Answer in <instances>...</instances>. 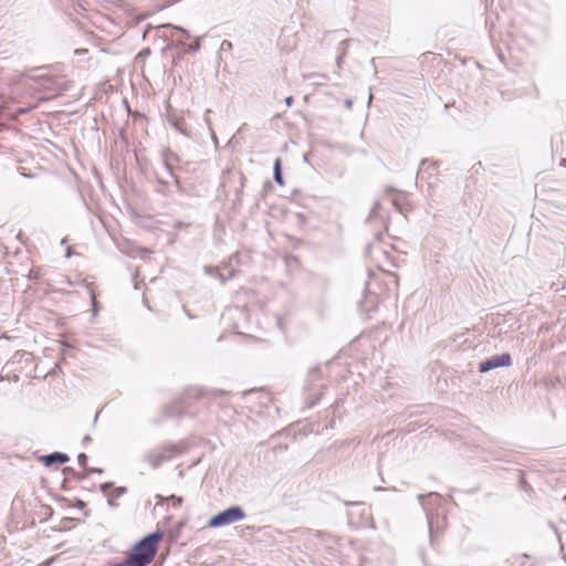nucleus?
Wrapping results in <instances>:
<instances>
[{
    "label": "nucleus",
    "mask_w": 566,
    "mask_h": 566,
    "mask_svg": "<svg viewBox=\"0 0 566 566\" xmlns=\"http://www.w3.org/2000/svg\"><path fill=\"white\" fill-rule=\"evenodd\" d=\"M163 537L164 532L159 530L144 536L132 547L128 556L137 566H148L154 560Z\"/></svg>",
    "instance_id": "f257e3e1"
},
{
    "label": "nucleus",
    "mask_w": 566,
    "mask_h": 566,
    "mask_svg": "<svg viewBox=\"0 0 566 566\" xmlns=\"http://www.w3.org/2000/svg\"><path fill=\"white\" fill-rule=\"evenodd\" d=\"M245 517V512L239 505H232L216 515H213L207 523L208 527L218 528L221 526H226L239 521H242Z\"/></svg>",
    "instance_id": "f03ea898"
},
{
    "label": "nucleus",
    "mask_w": 566,
    "mask_h": 566,
    "mask_svg": "<svg viewBox=\"0 0 566 566\" xmlns=\"http://www.w3.org/2000/svg\"><path fill=\"white\" fill-rule=\"evenodd\" d=\"M161 158H163V163H164V166H165L168 175L174 179L176 191L178 193L182 195L185 192V189L181 186L178 176L174 174V168H172V163H178L180 160L179 156L176 153H174L171 149L167 148V149L163 150Z\"/></svg>",
    "instance_id": "7ed1b4c3"
},
{
    "label": "nucleus",
    "mask_w": 566,
    "mask_h": 566,
    "mask_svg": "<svg viewBox=\"0 0 566 566\" xmlns=\"http://www.w3.org/2000/svg\"><path fill=\"white\" fill-rule=\"evenodd\" d=\"M512 365V357L509 353L494 355L479 364V371L484 374L499 367H510Z\"/></svg>",
    "instance_id": "20e7f679"
},
{
    "label": "nucleus",
    "mask_w": 566,
    "mask_h": 566,
    "mask_svg": "<svg viewBox=\"0 0 566 566\" xmlns=\"http://www.w3.org/2000/svg\"><path fill=\"white\" fill-rule=\"evenodd\" d=\"M31 81L39 84L42 88L50 92H62L65 90L63 84L60 83L59 78L50 74L30 75L28 76Z\"/></svg>",
    "instance_id": "39448f33"
},
{
    "label": "nucleus",
    "mask_w": 566,
    "mask_h": 566,
    "mask_svg": "<svg viewBox=\"0 0 566 566\" xmlns=\"http://www.w3.org/2000/svg\"><path fill=\"white\" fill-rule=\"evenodd\" d=\"M69 460H70V457L66 453L59 452V451H55V452L42 455L40 458V461L45 467H51V465H53L55 463L63 464V463L69 462Z\"/></svg>",
    "instance_id": "423d86ee"
},
{
    "label": "nucleus",
    "mask_w": 566,
    "mask_h": 566,
    "mask_svg": "<svg viewBox=\"0 0 566 566\" xmlns=\"http://www.w3.org/2000/svg\"><path fill=\"white\" fill-rule=\"evenodd\" d=\"M160 455L165 457V462L174 459L182 452V448L178 444H167L159 450Z\"/></svg>",
    "instance_id": "0eeeda50"
},
{
    "label": "nucleus",
    "mask_w": 566,
    "mask_h": 566,
    "mask_svg": "<svg viewBox=\"0 0 566 566\" xmlns=\"http://www.w3.org/2000/svg\"><path fill=\"white\" fill-rule=\"evenodd\" d=\"M143 458L151 465L153 469H157L163 462H165V457L160 455L158 450L147 452Z\"/></svg>",
    "instance_id": "6e6552de"
},
{
    "label": "nucleus",
    "mask_w": 566,
    "mask_h": 566,
    "mask_svg": "<svg viewBox=\"0 0 566 566\" xmlns=\"http://www.w3.org/2000/svg\"><path fill=\"white\" fill-rule=\"evenodd\" d=\"M223 271H227V274L222 273L219 269H214L211 272V274L221 281V283L227 282L229 279L234 276V271L229 269L228 265L223 268Z\"/></svg>",
    "instance_id": "1a4fd4ad"
},
{
    "label": "nucleus",
    "mask_w": 566,
    "mask_h": 566,
    "mask_svg": "<svg viewBox=\"0 0 566 566\" xmlns=\"http://www.w3.org/2000/svg\"><path fill=\"white\" fill-rule=\"evenodd\" d=\"M273 179L274 181L280 185L284 186V179L282 175V163L281 158H276L273 166Z\"/></svg>",
    "instance_id": "9d476101"
},
{
    "label": "nucleus",
    "mask_w": 566,
    "mask_h": 566,
    "mask_svg": "<svg viewBox=\"0 0 566 566\" xmlns=\"http://www.w3.org/2000/svg\"><path fill=\"white\" fill-rule=\"evenodd\" d=\"M349 43H350V40H343L338 45V49H337L338 55L336 57V64H337L338 70L340 69V63L347 53Z\"/></svg>",
    "instance_id": "9b49d317"
},
{
    "label": "nucleus",
    "mask_w": 566,
    "mask_h": 566,
    "mask_svg": "<svg viewBox=\"0 0 566 566\" xmlns=\"http://www.w3.org/2000/svg\"><path fill=\"white\" fill-rule=\"evenodd\" d=\"M168 122L177 132H179L180 134L187 135L186 124L182 118L169 117Z\"/></svg>",
    "instance_id": "f8f14e48"
},
{
    "label": "nucleus",
    "mask_w": 566,
    "mask_h": 566,
    "mask_svg": "<svg viewBox=\"0 0 566 566\" xmlns=\"http://www.w3.org/2000/svg\"><path fill=\"white\" fill-rule=\"evenodd\" d=\"M158 31H160L161 29H171L172 31L175 32H179V33H182L185 35L186 39H189L190 38V34L189 32L181 28V27H176V25H172L170 23H167V24H163V25H159L158 28Z\"/></svg>",
    "instance_id": "ddd939ff"
},
{
    "label": "nucleus",
    "mask_w": 566,
    "mask_h": 566,
    "mask_svg": "<svg viewBox=\"0 0 566 566\" xmlns=\"http://www.w3.org/2000/svg\"><path fill=\"white\" fill-rule=\"evenodd\" d=\"M126 492H127L126 486H117L113 490L111 495L113 499H118V497L123 496Z\"/></svg>",
    "instance_id": "4468645a"
},
{
    "label": "nucleus",
    "mask_w": 566,
    "mask_h": 566,
    "mask_svg": "<svg viewBox=\"0 0 566 566\" xmlns=\"http://www.w3.org/2000/svg\"><path fill=\"white\" fill-rule=\"evenodd\" d=\"M379 208H380L379 201H375L367 219L373 220V219L377 218Z\"/></svg>",
    "instance_id": "2eb2a0df"
},
{
    "label": "nucleus",
    "mask_w": 566,
    "mask_h": 566,
    "mask_svg": "<svg viewBox=\"0 0 566 566\" xmlns=\"http://www.w3.org/2000/svg\"><path fill=\"white\" fill-rule=\"evenodd\" d=\"M245 181H247V178H245L244 174L240 171V172H239L240 189H238V190H237V197H238V199L240 198V196H241V193H242V189H243V187H244V185H245Z\"/></svg>",
    "instance_id": "dca6fc26"
},
{
    "label": "nucleus",
    "mask_w": 566,
    "mask_h": 566,
    "mask_svg": "<svg viewBox=\"0 0 566 566\" xmlns=\"http://www.w3.org/2000/svg\"><path fill=\"white\" fill-rule=\"evenodd\" d=\"M114 566H137L133 559L127 555L122 562L116 563Z\"/></svg>",
    "instance_id": "f3484780"
},
{
    "label": "nucleus",
    "mask_w": 566,
    "mask_h": 566,
    "mask_svg": "<svg viewBox=\"0 0 566 566\" xmlns=\"http://www.w3.org/2000/svg\"><path fill=\"white\" fill-rule=\"evenodd\" d=\"M187 395L190 397H200L203 395V391L200 388H189Z\"/></svg>",
    "instance_id": "a211bd4d"
},
{
    "label": "nucleus",
    "mask_w": 566,
    "mask_h": 566,
    "mask_svg": "<svg viewBox=\"0 0 566 566\" xmlns=\"http://www.w3.org/2000/svg\"><path fill=\"white\" fill-rule=\"evenodd\" d=\"M77 462L82 468L86 469L87 455L85 453H80L77 455Z\"/></svg>",
    "instance_id": "6ab92c4d"
},
{
    "label": "nucleus",
    "mask_w": 566,
    "mask_h": 566,
    "mask_svg": "<svg viewBox=\"0 0 566 566\" xmlns=\"http://www.w3.org/2000/svg\"><path fill=\"white\" fill-rule=\"evenodd\" d=\"M432 495L438 496V494H437V493H429V494H427V495H424V494H419V495H418V501H419L420 505H421L423 509L426 507L424 500H426L427 497L432 496Z\"/></svg>",
    "instance_id": "aec40b11"
},
{
    "label": "nucleus",
    "mask_w": 566,
    "mask_h": 566,
    "mask_svg": "<svg viewBox=\"0 0 566 566\" xmlns=\"http://www.w3.org/2000/svg\"><path fill=\"white\" fill-rule=\"evenodd\" d=\"M200 49L199 41H196L195 43L190 44L187 49V52L189 53H196Z\"/></svg>",
    "instance_id": "412c9836"
},
{
    "label": "nucleus",
    "mask_w": 566,
    "mask_h": 566,
    "mask_svg": "<svg viewBox=\"0 0 566 566\" xmlns=\"http://www.w3.org/2000/svg\"><path fill=\"white\" fill-rule=\"evenodd\" d=\"M210 395L213 397V398H217L219 396H224V395H228V392L223 391V390H219V389H212L210 390Z\"/></svg>",
    "instance_id": "4be33fe9"
},
{
    "label": "nucleus",
    "mask_w": 566,
    "mask_h": 566,
    "mask_svg": "<svg viewBox=\"0 0 566 566\" xmlns=\"http://www.w3.org/2000/svg\"><path fill=\"white\" fill-rule=\"evenodd\" d=\"M112 486H113L112 482H105V483L101 484L99 489L103 493H106Z\"/></svg>",
    "instance_id": "5701e85b"
},
{
    "label": "nucleus",
    "mask_w": 566,
    "mask_h": 566,
    "mask_svg": "<svg viewBox=\"0 0 566 566\" xmlns=\"http://www.w3.org/2000/svg\"><path fill=\"white\" fill-rule=\"evenodd\" d=\"M158 182L161 186L159 191L163 193H166L168 191V184L164 180H159Z\"/></svg>",
    "instance_id": "b1692460"
},
{
    "label": "nucleus",
    "mask_w": 566,
    "mask_h": 566,
    "mask_svg": "<svg viewBox=\"0 0 566 566\" xmlns=\"http://www.w3.org/2000/svg\"><path fill=\"white\" fill-rule=\"evenodd\" d=\"M319 373H321L319 369L317 367H315L310 370V376L313 378H317V377H319Z\"/></svg>",
    "instance_id": "393cba45"
},
{
    "label": "nucleus",
    "mask_w": 566,
    "mask_h": 566,
    "mask_svg": "<svg viewBox=\"0 0 566 566\" xmlns=\"http://www.w3.org/2000/svg\"><path fill=\"white\" fill-rule=\"evenodd\" d=\"M87 474L90 473H102L103 472V469L101 468H88V469H85Z\"/></svg>",
    "instance_id": "a878e982"
},
{
    "label": "nucleus",
    "mask_w": 566,
    "mask_h": 566,
    "mask_svg": "<svg viewBox=\"0 0 566 566\" xmlns=\"http://www.w3.org/2000/svg\"><path fill=\"white\" fill-rule=\"evenodd\" d=\"M171 500L174 501V505H181L182 503V497L180 496L172 495Z\"/></svg>",
    "instance_id": "bb28decb"
},
{
    "label": "nucleus",
    "mask_w": 566,
    "mask_h": 566,
    "mask_svg": "<svg viewBox=\"0 0 566 566\" xmlns=\"http://www.w3.org/2000/svg\"><path fill=\"white\" fill-rule=\"evenodd\" d=\"M107 504H108V506H111L113 509L118 507V504L116 502H114V499L112 496L107 500Z\"/></svg>",
    "instance_id": "cd10ccee"
},
{
    "label": "nucleus",
    "mask_w": 566,
    "mask_h": 566,
    "mask_svg": "<svg viewBox=\"0 0 566 566\" xmlns=\"http://www.w3.org/2000/svg\"><path fill=\"white\" fill-rule=\"evenodd\" d=\"M344 105L347 109H350L353 107V101L350 98H346L344 101Z\"/></svg>",
    "instance_id": "c85d7f7f"
},
{
    "label": "nucleus",
    "mask_w": 566,
    "mask_h": 566,
    "mask_svg": "<svg viewBox=\"0 0 566 566\" xmlns=\"http://www.w3.org/2000/svg\"><path fill=\"white\" fill-rule=\"evenodd\" d=\"M88 476L87 472L85 471V473H76V479L78 481H82L84 479H86Z\"/></svg>",
    "instance_id": "c756f323"
},
{
    "label": "nucleus",
    "mask_w": 566,
    "mask_h": 566,
    "mask_svg": "<svg viewBox=\"0 0 566 566\" xmlns=\"http://www.w3.org/2000/svg\"><path fill=\"white\" fill-rule=\"evenodd\" d=\"M23 76H24V74H23V73L18 74V75H14V77L12 78V81H13L14 83H20V82H21V78H22Z\"/></svg>",
    "instance_id": "7c9ffc66"
},
{
    "label": "nucleus",
    "mask_w": 566,
    "mask_h": 566,
    "mask_svg": "<svg viewBox=\"0 0 566 566\" xmlns=\"http://www.w3.org/2000/svg\"><path fill=\"white\" fill-rule=\"evenodd\" d=\"M52 67H53V65L46 64V65H42V66L35 67L34 70H51Z\"/></svg>",
    "instance_id": "2f4dec72"
},
{
    "label": "nucleus",
    "mask_w": 566,
    "mask_h": 566,
    "mask_svg": "<svg viewBox=\"0 0 566 566\" xmlns=\"http://www.w3.org/2000/svg\"><path fill=\"white\" fill-rule=\"evenodd\" d=\"M427 520H428L430 536L432 537V522H431V520H430L428 514H427Z\"/></svg>",
    "instance_id": "473e14b6"
},
{
    "label": "nucleus",
    "mask_w": 566,
    "mask_h": 566,
    "mask_svg": "<svg viewBox=\"0 0 566 566\" xmlns=\"http://www.w3.org/2000/svg\"><path fill=\"white\" fill-rule=\"evenodd\" d=\"M292 103H293V96H287V97L285 98V104H286L287 106H291V105H292Z\"/></svg>",
    "instance_id": "72a5a7b5"
},
{
    "label": "nucleus",
    "mask_w": 566,
    "mask_h": 566,
    "mask_svg": "<svg viewBox=\"0 0 566 566\" xmlns=\"http://www.w3.org/2000/svg\"><path fill=\"white\" fill-rule=\"evenodd\" d=\"M39 277L38 273H33V271L30 272L29 279L30 280H36Z\"/></svg>",
    "instance_id": "f704fd0d"
},
{
    "label": "nucleus",
    "mask_w": 566,
    "mask_h": 566,
    "mask_svg": "<svg viewBox=\"0 0 566 566\" xmlns=\"http://www.w3.org/2000/svg\"><path fill=\"white\" fill-rule=\"evenodd\" d=\"M91 440H92V439H91V437H90V436H85V437L83 438V440H82V443H83V444H86V443L91 442Z\"/></svg>",
    "instance_id": "c9c22d12"
},
{
    "label": "nucleus",
    "mask_w": 566,
    "mask_h": 566,
    "mask_svg": "<svg viewBox=\"0 0 566 566\" xmlns=\"http://www.w3.org/2000/svg\"><path fill=\"white\" fill-rule=\"evenodd\" d=\"M64 473L66 472H72V473H75L74 470L70 467H66L64 470H63Z\"/></svg>",
    "instance_id": "e433bc0d"
},
{
    "label": "nucleus",
    "mask_w": 566,
    "mask_h": 566,
    "mask_svg": "<svg viewBox=\"0 0 566 566\" xmlns=\"http://www.w3.org/2000/svg\"><path fill=\"white\" fill-rule=\"evenodd\" d=\"M70 256H71V248H67L66 258H70Z\"/></svg>",
    "instance_id": "4c0bfd02"
},
{
    "label": "nucleus",
    "mask_w": 566,
    "mask_h": 566,
    "mask_svg": "<svg viewBox=\"0 0 566 566\" xmlns=\"http://www.w3.org/2000/svg\"><path fill=\"white\" fill-rule=\"evenodd\" d=\"M92 302H93V305L95 306L96 305V300H95L94 294H92Z\"/></svg>",
    "instance_id": "58836bf2"
},
{
    "label": "nucleus",
    "mask_w": 566,
    "mask_h": 566,
    "mask_svg": "<svg viewBox=\"0 0 566 566\" xmlns=\"http://www.w3.org/2000/svg\"><path fill=\"white\" fill-rule=\"evenodd\" d=\"M374 490H375V491H380V490H384V489H382V488H380V486H375V488H374Z\"/></svg>",
    "instance_id": "ea45409f"
},
{
    "label": "nucleus",
    "mask_w": 566,
    "mask_h": 566,
    "mask_svg": "<svg viewBox=\"0 0 566 566\" xmlns=\"http://www.w3.org/2000/svg\"><path fill=\"white\" fill-rule=\"evenodd\" d=\"M19 112H20L21 114H23V113H27V112H28V109H27V108H25V109H20Z\"/></svg>",
    "instance_id": "a19ab883"
},
{
    "label": "nucleus",
    "mask_w": 566,
    "mask_h": 566,
    "mask_svg": "<svg viewBox=\"0 0 566 566\" xmlns=\"http://www.w3.org/2000/svg\"><path fill=\"white\" fill-rule=\"evenodd\" d=\"M564 500L566 501V495H565Z\"/></svg>",
    "instance_id": "79ce46f5"
}]
</instances>
